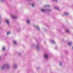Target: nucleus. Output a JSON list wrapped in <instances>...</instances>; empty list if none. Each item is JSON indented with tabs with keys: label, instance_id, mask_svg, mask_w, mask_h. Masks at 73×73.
<instances>
[{
	"label": "nucleus",
	"instance_id": "obj_22",
	"mask_svg": "<svg viewBox=\"0 0 73 73\" xmlns=\"http://www.w3.org/2000/svg\"><path fill=\"white\" fill-rule=\"evenodd\" d=\"M1 57H0V60H1Z\"/></svg>",
	"mask_w": 73,
	"mask_h": 73
},
{
	"label": "nucleus",
	"instance_id": "obj_7",
	"mask_svg": "<svg viewBox=\"0 0 73 73\" xmlns=\"http://www.w3.org/2000/svg\"><path fill=\"white\" fill-rule=\"evenodd\" d=\"M13 67L14 68H16L17 67V66L16 64H14Z\"/></svg>",
	"mask_w": 73,
	"mask_h": 73
},
{
	"label": "nucleus",
	"instance_id": "obj_17",
	"mask_svg": "<svg viewBox=\"0 0 73 73\" xmlns=\"http://www.w3.org/2000/svg\"><path fill=\"white\" fill-rule=\"evenodd\" d=\"M5 47H4L3 48V50H5Z\"/></svg>",
	"mask_w": 73,
	"mask_h": 73
},
{
	"label": "nucleus",
	"instance_id": "obj_2",
	"mask_svg": "<svg viewBox=\"0 0 73 73\" xmlns=\"http://www.w3.org/2000/svg\"><path fill=\"white\" fill-rule=\"evenodd\" d=\"M41 11L42 12H46V11H50V9H48L45 10L44 9H42Z\"/></svg>",
	"mask_w": 73,
	"mask_h": 73
},
{
	"label": "nucleus",
	"instance_id": "obj_20",
	"mask_svg": "<svg viewBox=\"0 0 73 73\" xmlns=\"http://www.w3.org/2000/svg\"><path fill=\"white\" fill-rule=\"evenodd\" d=\"M62 64L61 63V62H60V65L61 66V65H62Z\"/></svg>",
	"mask_w": 73,
	"mask_h": 73
},
{
	"label": "nucleus",
	"instance_id": "obj_13",
	"mask_svg": "<svg viewBox=\"0 0 73 73\" xmlns=\"http://www.w3.org/2000/svg\"><path fill=\"white\" fill-rule=\"evenodd\" d=\"M27 23L28 24H29V23H30V21H29V20H27Z\"/></svg>",
	"mask_w": 73,
	"mask_h": 73
},
{
	"label": "nucleus",
	"instance_id": "obj_3",
	"mask_svg": "<svg viewBox=\"0 0 73 73\" xmlns=\"http://www.w3.org/2000/svg\"><path fill=\"white\" fill-rule=\"evenodd\" d=\"M44 57L46 59L48 58V54L47 53H45L44 55Z\"/></svg>",
	"mask_w": 73,
	"mask_h": 73
},
{
	"label": "nucleus",
	"instance_id": "obj_5",
	"mask_svg": "<svg viewBox=\"0 0 73 73\" xmlns=\"http://www.w3.org/2000/svg\"><path fill=\"white\" fill-rule=\"evenodd\" d=\"M5 21H6L7 24H9V21L8 19H6L5 20Z\"/></svg>",
	"mask_w": 73,
	"mask_h": 73
},
{
	"label": "nucleus",
	"instance_id": "obj_21",
	"mask_svg": "<svg viewBox=\"0 0 73 73\" xmlns=\"http://www.w3.org/2000/svg\"><path fill=\"white\" fill-rule=\"evenodd\" d=\"M1 1L3 2V1H4V0H1Z\"/></svg>",
	"mask_w": 73,
	"mask_h": 73
},
{
	"label": "nucleus",
	"instance_id": "obj_12",
	"mask_svg": "<svg viewBox=\"0 0 73 73\" xmlns=\"http://www.w3.org/2000/svg\"><path fill=\"white\" fill-rule=\"evenodd\" d=\"M51 42L52 44H54L55 43V41L53 40H52Z\"/></svg>",
	"mask_w": 73,
	"mask_h": 73
},
{
	"label": "nucleus",
	"instance_id": "obj_4",
	"mask_svg": "<svg viewBox=\"0 0 73 73\" xmlns=\"http://www.w3.org/2000/svg\"><path fill=\"white\" fill-rule=\"evenodd\" d=\"M11 17L13 19H17V17H16V16H15V15H12Z\"/></svg>",
	"mask_w": 73,
	"mask_h": 73
},
{
	"label": "nucleus",
	"instance_id": "obj_15",
	"mask_svg": "<svg viewBox=\"0 0 73 73\" xmlns=\"http://www.w3.org/2000/svg\"><path fill=\"white\" fill-rule=\"evenodd\" d=\"M36 28H38V30H40V28H39V27H38V26H36Z\"/></svg>",
	"mask_w": 73,
	"mask_h": 73
},
{
	"label": "nucleus",
	"instance_id": "obj_11",
	"mask_svg": "<svg viewBox=\"0 0 73 73\" xmlns=\"http://www.w3.org/2000/svg\"><path fill=\"white\" fill-rule=\"evenodd\" d=\"M66 33H69V30L68 29H66Z\"/></svg>",
	"mask_w": 73,
	"mask_h": 73
},
{
	"label": "nucleus",
	"instance_id": "obj_19",
	"mask_svg": "<svg viewBox=\"0 0 73 73\" xmlns=\"http://www.w3.org/2000/svg\"><path fill=\"white\" fill-rule=\"evenodd\" d=\"M58 0H52V1H57Z\"/></svg>",
	"mask_w": 73,
	"mask_h": 73
},
{
	"label": "nucleus",
	"instance_id": "obj_10",
	"mask_svg": "<svg viewBox=\"0 0 73 73\" xmlns=\"http://www.w3.org/2000/svg\"><path fill=\"white\" fill-rule=\"evenodd\" d=\"M54 8L55 9H56V10H58V9H59V8H58L56 7H55Z\"/></svg>",
	"mask_w": 73,
	"mask_h": 73
},
{
	"label": "nucleus",
	"instance_id": "obj_6",
	"mask_svg": "<svg viewBox=\"0 0 73 73\" xmlns=\"http://www.w3.org/2000/svg\"><path fill=\"white\" fill-rule=\"evenodd\" d=\"M13 42L15 45H17V41L14 40Z\"/></svg>",
	"mask_w": 73,
	"mask_h": 73
},
{
	"label": "nucleus",
	"instance_id": "obj_16",
	"mask_svg": "<svg viewBox=\"0 0 73 73\" xmlns=\"http://www.w3.org/2000/svg\"><path fill=\"white\" fill-rule=\"evenodd\" d=\"M37 49L38 50H39L40 49V48H39V46L38 45L37 46Z\"/></svg>",
	"mask_w": 73,
	"mask_h": 73
},
{
	"label": "nucleus",
	"instance_id": "obj_9",
	"mask_svg": "<svg viewBox=\"0 0 73 73\" xmlns=\"http://www.w3.org/2000/svg\"><path fill=\"white\" fill-rule=\"evenodd\" d=\"M64 14L65 15H66V16H68V15H69V13H68L65 12L64 13Z\"/></svg>",
	"mask_w": 73,
	"mask_h": 73
},
{
	"label": "nucleus",
	"instance_id": "obj_18",
	"mask_svg": "<svg viewBox=\"0 0 73 73\" xmlns=\"http://www.w3.org/2000/svg\"><path fill=\"white\" fill-rule=\"evenodd\" d=\"M32 7H34V6H35V5L34 4H32Z\"/></svg>",
	"mask_w": 73,
	"mask_h": 73
},
{
	"label": "nucleus",
	"instance_id": "obj_8",
	"mask_svg": "<svg viewBox=\"0 0 73 73\" xmlns=\"http://www.w3.org/2000/svg\"><path fill=\"white\" fill-rule=\"evenodd\" d=\"M72 44V42H70L68 43V45L69 46H70Z\"/></svg>",
	"mask_w": 73,
	"mask_h": 73
},
{
	"label": "nucleus",
	"instance_id": "obj_23",
	"mask_svg": "<svg viewBox=\"0 0 73 73\" xmlns=\"http://www.w3.org/2000/svg\"><path fill=\"white\" fill-rule=\"evenodd\" d=\"M1 17V15H0V18Z\"/></svg>",
	"mask_w": 73,
	"mask_h": 73
},
{
	"label": "nucleus",
	"instance_id": "obj_14",
	"mask_svg": "<svg viewBox=\"0 0 73 73\" xmlns=\"http://www.w3.org/2000/svg\"><path fill=\"white\" fill-rule=\"evenodd\" d=\"M11 34V32H8L7 33V35H9V34Z\"/></svg>",
	"mask_w": 73,
	"mask_h": 73
},
{
	"label": "nucleus",
	"instance_id": "obj_1",
	"mask_svg": "<svg viewBox=\"0 0 73 73\" xmlns=\"http://www.w3.org/2000/svg\"><path fill=\"white\" fill-rule=\"evenodd\" d=\"M9 65L7 64H5L4 65L2 66V69H4L5 68H9Z\"/></svg>",
	"mask_w": 73,
	"mask_h": 73
}]
</instances>
